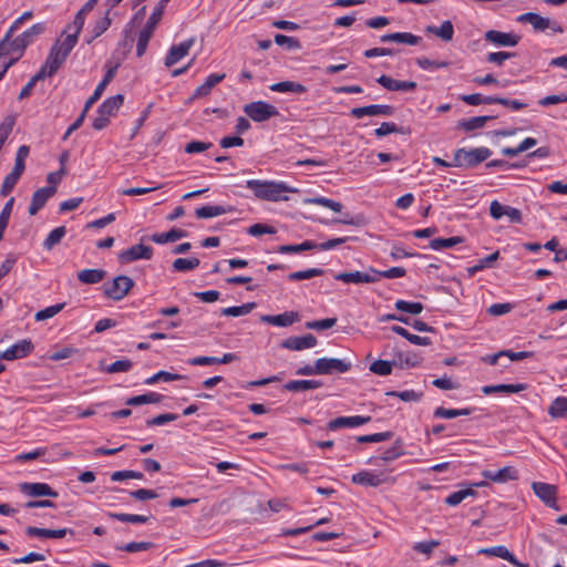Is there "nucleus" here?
<instances>
[{
	"label": "nucleus",
	"instance_id": "f257e3e1",
	"mask_svg": "<svg viewBox=\"0 0 567 567\" xmlns=\"http://www.w3.org/2000/svg\"><path fill=\"white\" fill-rule=\"evenodd\" d=\"M247 187L254 192V194L265 200H287L288 197L285 196V193H293L297 192L296 188H292L285 183H275L269 181H259V179H247Z\"/></svg>",
	"mask_w": 567,
	"mask_h": 567
},
{
	"label": "nucleus",
	"instance_id": "f03ea898",
	"mask_svg": "<svg viewBox=\"0 0 567 567\" xmlns=\"http://www.w3.org/2000/svg\"><path fill=\"white\" fill-rule=\"evenodd\" d=\"M491 155L492 152L487 147L458 148L454 154V166L473 167L487 159Z\"/></svg>",
	"mask_w": 567,
	"mask_h": 567
},
{
	"label": "nucleus",
	"instance_id": "7ed1b4c3",
	"mask_svg": "<svg viewBox=\"0 0 567 567\" xmlns=\"http://www.w3.org/2000/svg\"><path fill=\"white\" fill-rule=\"evenodd\" d=\"M133 287V279L125 275H121L115 277L111 282H105L103 285V291L107 298L114 301H120L130 292Z\"/></svg>",
	"mask_w": 567,
	"mask_h": 567
},
{
	"label": "nucleus",
	"instance_id": "20e7f679",
	"mask_svg": "<svg viewBox=\"0 0 567 567\" xmlns=\"http://www.w3.org/2000/svg\"><path fill=\"white\" fill-rule=\"evenodd\" d=\"M244 112L255 122H265L270 117L279 115L277 107L264 101L246 104Z\"/></svg>",
	"mask_w": 567,
	"mask_h": 567
},
{
	"label": "nucleus",
	"instance_id": "39448f33",
	"mask_svg": "<svg viewBox=\"0 0 567 567\" xmlns=\"http://www.w3.org/2000/svg\"><path fill=\"white\" fill-rule=\"evenodd\" d=\"M48 181L50 182L49 186L37 189L32 195L31 204L28 209L31 216H34L41 208H43L49 198L56 193V182L59 179Z\"/></svg>",
	"mask_w": 567,
	"mask_h": 567
},
{
	"label": "nucleus",
	"instance_id": "423d86ee",
	"mask_svg": "<svg viewBox=\"0 0 567 567\" xmlns=\"http://www.w3.org/2000/svg\"><path fill=\"white\" fill-rule=\"evenodd\" d=\"M153 256V248L143 244L134 245L118 254L121 264H130L140 259L150 260Z\"/></svg>",
	"mask_w": 567,
	"mask_h": 567
},
{
	"label": "nucleus",
	"instance_id": "0eeeda50",
	"mask_svg": "<svg viewBox=\"0 0 567 567\" xmlns=\"http://www.w3.org/2000/svg\"><path fill=\"white\" fill-rule=\"evenodd\" d=\"M395 112L392 105L371 104L367 106L353 107L350 115L354 118H362L363 116H391Z\"/></svg>",
	"mask_w": 567,
	"mask_h": 567
},
{
	"label": "nucleus",
	"instance_id": "6e6552de",
	"mask_svg": "<svg viewBox=\"0 0 567 567\" xmlns=\"http://www.w3.org/2000/svg\"><path fill=\"white\" fill-rule=\"evenodd\" d=\"M334 279L346 284H373L378 281V276L374 275V268H369L368 272H339L334 275Z\"/></svg>",
	"mask_w": 567,
	"mask_h": 567
},
{
	"label": "nucleus",
	"instance_id": "1a4fd4ad",
	"mask_svg": "<svg viewBox=\"0 0 567 567\" xmlns=\"http://www.w3.org/2000/svg\"><path fill=\"white\" fill-rule=\"evenodd\" d=\"M316 363L319 374L344 373L351 368L349 362L336 358H320L316 360Z\"/></svg>",
	"mask_w": 567,
	"mask_h": 567
},
{
	"label": "nucleus",
	"instance_id": "9d476101",
	"mask_svg": "<svg viewBox=\"0 0 567 567\" xmlns=\"http://www.w3.org/2000/svg\"><path fill=\"white\" fill-rule=\"evenodd\" d=\"M532 488L536 496H538L547 506L558 511L559 507L556 503L557 488L554 485L535 482L532 485Z\"/></svg>",
	"mask_w": 567,
	"mask_h": 567
},
{
	"label": "nucleus",
	"instance_id": "9b49d317",
	"mask_svg": "<svg viewBox=\"0 0 567 567\" xmlns=\"http://www.w3.org/2000/svg\"><path fill=\"white\" fill-rule=\"evenodd\" d=\"M194 43L195 39L190 38L177 45H172L164 60L165 66L171 68L186 56Z\"/></svg>",
	"mask_w": 567,
	"mask_h": 567
},
{
	"label": "nucleus",
	"instance_id": "f8f14e48",
	"mask_svg": "<svg viewBox=\"0 0 567 567\" xmlns=\"http://www.w3.org/2000/svg\"><path fill=\"white\" fill-rule=\"evenodd\" d=\"M371 421V416L353 415V416H339L328 422L327 429L329 431H337L343 427H357L367 424Z\"/></svg>",
	"mask_w": 567,
	"mask_h": 567
},
{
	"label": "nucleus",
	"instance_id": "ddd939ff",
	"mask_svg": "<svg viewBox=\"0 0 567 567\" xmlns=\"http://www.w3.org/2000/svg\"><path fill=\"white\" fill-rule=\"evenodd\" d=\"M317 344V338L311 334H305L301 337H290L285 339L281 342V348L292 350V351H301L305 349L313 348Z\"/></svg>",
	"mask_w": 567,
	"mask_h": 567
},
{
	"label": "nucleus",
	"instance_id": "4468645a",
	"mask_svg": "<svg viewBox=\"0 0 567 567\" xmlns=\"http://www.w3.org/2000/svg\"><path fill=\"white\" fill-rule=\"evenodd\" d=\"M478 555H485V556H494V557H499V558H503L505 560H507L508 563H511L512 565H514L515 567H529L528 564H524V563H520L508 549L507 547L505 546H494V547H486V548H481L478 549L477 551Z\"/></svg>",
	"mask_w": 567,
	"mask_h": 567
},
{
	"label": "nucleus",
	"instance_id": "2eb2a0df",
	"mask_svg": "<svg viewBox=\"0 0 567 567\" xmlns=\"http://www.w3.org/2000/svg\"><path fill=\"white\" fill-rule=\"evenodd\" d=\"M20 491L31 497H42V496H50V497H58V492L54 491L49 484L47 483H22L20 485Z\"/></svg>",
	"mask_w": 567,
	"mask_h": 567
},
{
	"label": "nucleus",
	"instance_id": "dca6fc26",
	"mask_svg": "<svg viewBox=\"0 0 567 567\" xmlns=\"http://www.w3.org/2000/svg\"><path fill=\"white\" fill-rule=\"evenodd\" d=\"M260 320L265 323L277 326V327H289L300 321V315L297 311H286L280 315H265L261 316Z\"/></svg>",
	"mask_w": 567,
	"mask_h": 567
},
{
	"label": "nucleus",
	"instance_id": "f3484780",
	"mask_svg": "<svg viewBox=\"0 0 567 567\" xmlns=\"http://www.w3.org/2000/svg\"><path fill=\"white\" fill-rule=\"evenodd\" d=\"M34 349L33 343L29 339H23L11 346L4 351L6 360L11 361L16 359L25 358Z\"/></svg>",
	"mask_w": 567,
	"mask_h": 567
},
{
	"label": "nucleus",
	"instance_id": "a211bd4d",
	"mask_svg": "<svg viewBox=\"0 0 567 567\" xmlns=\"http://www.w3.org/2000/svg\"><path fill=\"white\" fill-rule=\"evenodd\" d=\"M482 475L496 483L518 480V471L513 466H505L498 471L485 470L482 472Z\"/></svg>",
	"mask_w": 567,
	"mask_h": 567
},
{
	"label": "nucleus",
	"instance_id": "6ab92c4d",
	"mask_svg": "<svg viewBox=\"0 0 567 567\" xmlns=\"http://www.w3.org/2000/svg\"><path fill=\"white\" fill-rule=\"evenodd\" d=\"M485 40L498 47H515L519 41V37L515 33L489 30L485 33Z\"/></svg>",
	"mask_w": 567,
	"mask_h": 567
},
{
	"label": "nucleus",
	"instance_id": "aec40b11",
	"mask_svg": "<svg viewBox=\"0 0 567 567\" xmlns=\"http://www.w3.org/2000/svg\"><path fill=\"white\" fill-rule=\"evenodd\" d=\"M25 534L30 537L63 538L66 535H74V532L70 528L49 529L29 526L25 528Z\"/></svg>",
	"mask_w": 567,
	"mask_h": 567
},
{
	"label": "nucleus",
	"instance_id": "412c9836",
	"mask_svg": "<svg viewBox=\"0 0 567 567\" xmlns=\"http://www.w3.org/2000/svg\"><path fill=\"white\" fill-rule=\"evenodd\" d=\"M377 82L389 91H413L417 85L414 81H399L385 74L378 78Z\"/></svg>",
	"mask_w": 567,
	"mask_h": 567
},
{
	"label": "nucleus",
	"instance_id": "4be33fe9",
	"mask_svg": "<svg viewBox=\"0 0 567 567\" xmlns=\"http://www.w3.org/2000/svg\"><path fill=\"white\" fill-rule=\"evenodd\" d=\"M383 474H375L369 471H361L352 475V482L358 485L378 487L384 483Z\"/></svg>",
	"mask_w": 567,
	"mask_h": 567
},
{
	"label": "nucleus",
	"instance_id": "5701e85b",
	"mask_svg": "<svg viewBox=\"0 0 567 567\" xmlns=\"http://www.w3.org/2000/svg\"><path fill=\"white\" fill-rule=\"evenodd\" d=\"M528 388L526 383H517V384H493V385H484L482 388V392L485 395L494 394V393H518L525 391Z\"/></svg>",
	"mask_w": 567,
	"mask_h": 567
},
{
	"label": "nucleus",
	"instance_id": "b1692460",
	"mask_svg": "<svg viewBox=\"0 0 567 567\" xmlns=\"http://www.w3.org/2000/svg\"><path fill=\"white\" fill-rule=\"evenodd\" d=\"M124 103V95L116 94L112 97L106 99L97 109V113L105 115L106 117L114 116L120 107Z\"/></svg>",
	"mask_w": 567,
	"mask_h": 567
},
{
	"label": "nucleus",
	"instance_id": "393cba45",
	"mask_svg": "<svg viewBox=\"0 0 567 567\" xmlns=\"http://www.w3.org/2000/svg\"><path fill=\"white\" fill-rule=\"evenodd\" d=\"M99 0H89L75 14L74 20L66 27L64 32L75 29L76 32H81L85 22L86 14L93 10Z\"/></svg>",
	"mask_w": 567,
	"mask_h": 567
},
{
	"label": "nucleus",
	"instance_id": "a878e982",
	"mask_svg": "<svg viewBox=\"0 0 567 567\" xmlns=\"http://www.w3.org/2000/svg\"><path fill=\"white\" fill-rule=\"evenodd\" d=\"M425 32L436 35L442 41L450 42L454 37V27L450 20H446L440 27L427 25Z\"/></svg>",
	"mask_w": 567,
	"mask_h": 567
},
{
	"label": "nucleus",
	"instance_id": "bb28decb",
	"mask_svg": "<svg viewBox=\"0 0 567 567\" xmlns=\"http://www.w3.org/2000/svg\"><path fill=\"white\" fill-rule=\"evenodd\" d=\"M186 236H187V231H185L183 229H178V228H172L167 233H155L150 237V239L153 243L163 245V244H167V243H174V241H176L181 238H184Z\"/></svg>",
	"mask_w": 567,
	"mask_h": 567
},
{
	"label": "nucleus",
	"instance_id": "cd10ccee",
	"mask_svg": "<svg viewBox=\"0 0 567 567\" xmlns=\"http://www.w3.org/2000/svg\"><path fill=\"white\" fill-rule=\"evenodd\" d=\"M225 76H226L225 73L208 75L206 81L202 85L196 87V90L193 94V99H199V97L208 95L210 93L212 89L216 84L221 82L225 79Z\"/></svg>",
	"mask_w": 567,
	"mask_h": 567
},
{
	"label": "nucleus",
	"instance_id": "c85d7f7f",
	"mask_svg": "<svg viewBox=\"0 0 567 567\" xmlns=\"http://www.w3.org/2000/svg\"><path fill=\"white\" fill-rule=\"evenodd\" d=\"M269 89L274 92H279V93L302 94V93L307 92V87L303 84L298 83V82H292V81H282V82L274 83L269 86Z\"/></svg>",
	"mask_w": 567,
	"mask_h": 567
},
{
	"label": "nucleus",
	"instance_id": "c756f323",
	"mask_svg": "<svg viewBox=\"0 0 567 567\" xmlns=\"http://www.w3.org/2000/svg\"><path fill=\"white\" fill-rule=\"evenodd\" d=\"M518 21L530 23L537 31H544L550 27V20L548 18H544L538 13L534 12H527L522 14L518 18Z\"/></svg>",
	"mask_w": 567,
	"mask_h": 567
},
{
	"label": "nucleus",
	"instance_id": "7c9ffc66",
	"mask_svg": "<svg viewBox=\"0 0 567 567\" xmlns=\"http://www.w3.org/2000/svg\"><path fill=\"white\" fill-rule=\"evenodd\" d=\"M30 148L27 145H21L16 154V163L10 174L7 177H20L24 172V162L29 156Z\"/></svg>",
	"mask_w": 567,
	"mask_h": 567
},
{
	"label": "nucleus",
	"instance_id": "2f4dec72",
	"mask_svg": "<svg viewBox=\"0 0 567 567\" xmlns=\"http://www.w3.org/2000/svg\"><path fill=\"white\" fill-rule=\"evenodd\" d=\"M106 276V271L103 269H83L78 272V279L82 284L93 285L102 281Z\"/></svg>",
	"mask_w": 567,
	"mask_h": 567
},
{
	"label": "nucleus",
	"instance_id": "473e14b6",
	"mask_svg": "<svg viewBox=\"0 0 567 567\" xmlns=\"http://www.w3.org/2000/svg\"><path fill=\"white\" fill-rule=\"evenodd\" d=\"M322 383L318 380H291L285 384V389L291 392L318 389Z\"/></svg>",
	"mask_w": 567,
	"mask_h": 567
},
{
	"label": "nucleus",
	"instance_id": "72a5a7b5",
	"mask_svg": "<svg viewBox=\"0 0 567 567\" xmlns=\"http://www.w3.org/2000/svg\"><path fill=\"white\" fill-rule=\"evenodd\" d=\"M163 395L157 392H148L145 394L132 396L126 400L127 405L138 406L143 404H155L163 400Z\"/></svg>",
	"mask_w": 567,
	"mask_h": 567
},
{
	"label": "nucleus",
	"instance_id": "f704fd0d",
	"mask_svg": "<svg viewBox=\"0 0 567 567\" xmlns=\"http://www.w3.org/2000/svg\"><path fill=\"white\" fill-rule=\"evenodd\" d=\"M256 308V302H247L241 306L227 307L221 309V316L241 317L250 313Z\"/></svg>",
	"mask_w": 567,
	"mask_h": 567
},
{
	"label": "nucleus",
	"instance_id": "c9c22d12",
	"mask_svg": "<svg viewBox=\"0 0 567 567\" xmlns=\"http://www.w3.org/2000/svg\"><path fill=\"white\" fill-rule=\"evenodd\" d=\"M184 379H187V377L177 374V373L167 372V371H158L154 375L147 378L144 381V383L147 385H152V384H155L161 381L171 382V381H177V380H184Z\"/></svg>",
	"mask_w": 567,
	"mask_h": 567
},
{
	"label": "nucleus",
	"instance_id": "e433bc0d",
	"mask_svg": "<svg viewBox=\"0 0 567 567\" xmlns=\"http://www.w3.org/2000/svg\"><path fill=\"white\" fill-rule=\"evenodd\" d=\"M548 414L553 419H560L567 414V396L556 398L548 408Z\"/></svg>",
	"mask_w": 567,
	"mask_h": 567
},
{
	"label": "nucleus",
	"instance_id": "4c0bfd02",
	"mask_svg": "<svg viewBox=\"0 0 567 567\" xmlns=\"http://www.w3.org/2000/svg\"><path fill=\"white\" fill-rule=\"evenodd\" d=\"M463 241H464V238L460 237V236L450 237V238H435V239L431 240L430 247L433 250H442V249L452 248Z\"/></svg>",
	"mask_w": 567,
	"mask_h": 567
},
{
	"label": "nucleus",
	"instance_id": "58836bf2",
	"mask_svg": "<svg viewBox=\"0 0 567 567\" xmlns=\"http://www.w3.org/2000/svg\"><path fill=\"white\" fill-rule=\"evenodd\" d=\"M165 7L166 4L163 3L162 1H159L157 3V6L154 8L152 14L150 16L146 24L144 25V29L151 31L154 33L157 24L159 23V21L162 20V17L164 14V10H165Z\"/></svg>",
	"mask_w": 567,
	"mask_h": 567
},
{
	"label": "nucleus",
	"instance_id": "ea45409f",
	"mask_svg": "<svg viewBox=\"0 0 567 567\" xmlns=\"http://www.w3.org/2000/svg\"><path fill=\"white\" fill-rule=\"evenodd\" d=\"M199 259L193 258H177L173 262V270L178 272H185L193 270L199 266Z\"/></svg>",
	"mask_w": 567,
	"mask_h": 567
},
{
	"label": "nucleus",
	"instance_id": "a19ab883",
	"mask_svg": "<svg viewBox=\"0 0 567 567\" xmlns=\"http://www.w3.org/2000/svg\"><path fill=\"white\" fill-rule=\"evenodd\" d=\"M494 116H475L468 120H463L458 123V126L463 130L471 132L483 127L487 121L493 120Z\"/></svg>",
	"mask_w": 567,
	"mask_h": 567
},
{
	"label": "nucleus",
	"instance_id": "79ce46f5",
	"mask_svg": "<svg viewBox=\"0 0 567 567\" xmlns=\"http://www.w3.org/2000/svg\"><path fill=\"white\" fill-rule=\"evenodd\" d=\"M66 229L64 226H60L54 228L49 233L45 240L43 241V247L48 250L52 249L55 245H58L62 238L65 236Z\"/></svg>",
	"mask_w": 567,
	"mask_h": 567
},
{
	"label": "nucleus",
	"instance_id": "37998d69",
	"mask_svg": "<svg viewBox=\"0 0 567 567\" xmlns=\"http://www.w3.org/2000/svg\"><path fill=\"white\" fill-rule=\"evenodd\" d=\"M227 210L224 206H203L196 208L195 215L197 218L206 219L220 216L225 214Z\"/></svg>",
	"mask_w": 567,
	"mask_h": 567
},
{
	"label": "nucleus",
	"instance_id": "c03bdc74",
	"mask_svg": "<svg viewBox=\"0 0 567 567\" xmlns=\"http://www.w3.org/2000/svg\"><path fill=\"white\" fill-rule=\"evenodd\" d=\"M317 248V244L311 240H305L299 245H282L278 248V252L280 254H292V252H301L306 250H312Z\"/></svg>",
	"mask_w": 567,
	"mask_h": 567
},
{
	"label": "nucleus",
	"instance_id": "a18cd8bd",
	"mask_svg": "<svg viewBox=\"0 0 567 567\" xmlns=\"http://www.w3.org/2000/svg\"><path fill=\"white\" fill-rule=\"evenodd\" d=\"M476 492L472 487L460 489L450 494L445 498V503L450 506H456L461 504L466 497L474 496Z\"/></svg>",
	"mask_w": 567,
	"mask_h": 567
},
{
	"label": "nucleus",
	"instance_id": "49530a36",
	"mask_svg": "<svg viewBox=\"0 0 567 567\" xmlns=\"http://www.w3.org/2000/svg\"><path fill=\"white\" fill-rule=\"evenodd\" d=\"M324 270L321 268H310L306 270L295 271L288 275L290 281L307 280L313 277L323 275Z\"/></svg>",
	"mask_w": 567,
	"mask_h": 567
},
{
	"label": "nucleus",
	"instance_id": "de8ad7c7",
	"mask_svg": "<svg viewBox=\"0 0 567 567\" xmlns=\"http://www.w3.org/2000/svg\"><path fill=\"white\" fill-rule=\"evenodd\" d=\"M109 516L113 519L132 524H144L148 520L147 516L137 514L110 513Z\"/></svg>",
	"mask_w": 567,
	"mask_h": 567
},
{
	"label": "nucleus",
	"instance_id": "09e8293b",
	"mask_svg": "<svg viewBox=\"0 0 567 567\" xmlns=\"http://www.w3.org/2000/svg\"><path fill=\"white\" fill-rule=\"evenodd\" d=\"M65 33H66L65 38L62 41L60 40V48H61L62 52H64L66 55H69L78 42V37H79L80 32H76L75 29H71L70 31H68Z\"/></svg>",
	"mask_w": 567,
	"mask_h": 567
},
{
	"label": "nucleus",
	"instance_id": "8fccbe9b",
	"mask_svg": "<svg viewBox=\"0 0 567 567\" xmlns=\"http://www.w3.org/2000/svg\"><path fill=\"white\" fill-rule=\"evenodd\" d=\"M498 257H499V251H495L492 255L481 259L478 261V264H476L475 266L468 268V274L471 276H473L476 272H478V271H481V270H483L485 268H492L493 264L498 259Z\"/></svg>",
	"mask_w": 567,
	"mask_h": 567
},
{
	"label": "nucleus",
	"instance_id": "3c124183",
	"mask_svg": "<svg viewBox=\"0 0 567 567\" xmlns=\"http://www.w3.org/2000/svg\"><path fill=\"white\" fill-rule=\"evenodd\" d=\"M45 31V23L40 22L33 24L31 28L25 30L23 33L20 34V37L23 39V41L29 45L34 41L37 37L42 34Z\"/></svg>",
	"mask_w": 567,
	"mask_h": 567
},
{
	"label": "nucleus",
	"instance_id": "603ef678",
	"mask_svg": "<svg viewBox=\"0 0 567 567\" xmlns=\"http://www.w3.org/2000/svg\"><path fill=\"white\" fill-rule=\"evenodd\" d=\"M396 310L408 312L411 315H419L423 310V305L420 302H410L405 300H396L394 303Z\"/></svg>",
	"mask_w": 567,
	"mask_h": 567
},
{
	"label": "nucleus",
	"instance_id": "864d4df0",
	"mask_svg": "<svg viewBox=\"0 0 567 567\" xmlns=\"http://www.w3.org/2000/svg\"><path fill=\"white\" fill-rule=\"evenodd\" d=\"M64 307H65L64 302L47 307L45 309L38 311L34 315V319H35V321H43V320L50 319V318L54 317L55 315H58L60 311H62Z\"/></svg>",
	"mask_w": 567,
	"mask_h": 567
},
{
	"label": "nucleus",
	"instance_id": "5fc2aeb1",
	"mask_svg": "<svg viewBox=\"0 0 567 567\" xmlns=\"http://www.w3.org/2000/svg\"><path fill=\"white\" fill-rule=\"evenodd\" d=\"M393 362L386 360H375L370 364V371L378 375H389L392 372Z\"/></svg>",
	"mask_w": 567,
	"mask_h": 567
},
{
	"label": "nucleus",
	"instance_id": "6e6d98bb",
	"mask_svg": "<svg viewBox=\"0 0 567 567\" xmlns=\"http://www.w3.org/2000/svg\"><path fill=\"white\" fill-rule=\"evenodd\" d=\"M153 543L150 542H131L123 546H116V549L127 551V553H137L148 550L153 547Z\"/></svg>",
	"mask_w": 567,
	"mask_h": 567
},
{
	"label": "nucleus",
	"instance_id": "4d7b16f0",
	"mask_svg": "<svg viewBox=\"0 0 567 567\" xmlns=\"http://www.w3.org/2000/svg\"><path fill=\"white\" fill-rule=\"evenodd\" d=\"M393 433L392 432H381V433H374V434H368V435H360L357 437V441L359 443H378L383 442L392 439Z\"/></svg>",
	"mask_w": 567,
	"mask_h": 567
},
{
	"label": "nucleus",
	"instance_id": "13d9d810",
	"mask_svg": "<svg viewBox=\"0 0 567 567\" xmlns=\"http://www.w3.org/2000/svg\"><path fill=\"white\" fill-rule=\"evenodd\" d=\"M398 361L401 368H414L421 363V357L416 353H400Z\"/></svg>",
	"mask_w": 567,
	"mask_h": 567
},
{
	"label": "nucleus",
	"instance_id": "bf43d9fd",
	"mask_svg": "<svg viewBox=\"0 0 567 567\" xmlns=\"http://www.w3.org/2000/svg\"><path fill=\"white\" fill-rule=\"evenodd\" d=\"M152 35H153V32H151L144 28L141 30V32L138 34V39H137V45H136L137 56L144 55Z\"/></svg>",
	"mask_w": 567,
	"mask_h": 567
},
{
	"label": "nucleus",
	"instance_id": "052dcab7",
	"mask_svg": "<svg viewBox=\"0 0 567 567\" xmlns=\"http://www.w3.org/2000/svg\"><path fill=\"white\" fill-rule=\"evenodd\" d=\"M28 47V44L23 41V39L18 35L17 38L12 39L11 38L9 39V41L6 43V48L3 50V52H7L10 53V52H19L20 56L22 55V53L24 52L25 48Z\"/></svg>",
	"mask_w": 567,
	"mask_h": 567
},
{
	"label": "nucleus",
	"instance_id": "680f3d73",
	"mask_svg": "<svg viewBox=\"0 0 567 567\" xmlns=\"http://www.w3.org/2000/svg\"><path fill=\"white\" fill-rule=\"evenodd\" d=\"M337 323V318H327L306 322V328L311 330H327Z\"/></svg>",
	"mask_w": 567,
	"mask_h": 567
},
{
	"label": "nucleus",
	"instance_id": "e2e57ef3",
	"mask_svg": "<svg viewBox=\"0 0 567 567\" xmlns=\"http://www.w3.org/2000/svg\"><path fill=\"white\" fill-rule=\"evenodd\" d=\"M247 234L254 237H259L265 234L274 235L276 229L272 226L266 224H254L247 229Z\"/></svg>",
	"mask_w": 567,
	"mask_h": 567
},
{
	"label": "nucleus",
	"instance_id": "0e129e2a",
	"mask_svg": "<svg viewBox=\"0 0 567 567\" xmlns=\"http://www.w3.org/2000/svg\"><path fill=\"white\" fill-rule=\"evenodd\" d=\"M421 40H422L421 37L414 35L410 32H395L394 33V42L395 43L416 45L421 42Z\"/></svg>",
	"mask_w": 567,
	"mask_h": 567
},
{
	"label": "nucleus",
	"instance_id": "69168bd1",
	"mask_svg": "<svg viewBox=\"0 0 567 567\" xmlns=\"http://www.w3.org/2000/svg\"><path fill=\"white\" fill-rule=\"evenodd\" d=\"M406 274V270L403 268V267H392L388 270H377L374 269V275L378 276V280L383 277V278H389V279H392V278H401V277H404Z\"/></svg>",
	"mask_w": 567,
	"mask_h": 567
},
{
	"label": "nucleus",
	"instance_id": "338daca9",
	"mask_svg": "<svg viewBox=\"0 0 567 567\" xmlns=\"http://www.w3.org/2000/svg\"><path fill=\"white\" fill-rule=\"evenodd\" d=\"M109 13L110 11H107L104 17L100 18L94 23L91 32H93L95 37L102 35L110 28L112 21L109 17Z\"/></svg>",
	"mask_w": 567,
	"mask_h": 567
},
{
	"label": "nucleus",
	"instance_id": "774afa93",
	"mask_svg": "<svg viewBox=\"0 0 567 567\" xmlns=\"http://www.w3.org/2000/svg\"><path fill=\"white\" fill-rule=\"evenodd\" d=\"M178 419V415L177 414H174V413H164V414H159L155 417H152V419H148L146 421V425L147 426H161V425H164L168 422H172V421H175Z\"/></svg>",
	"mask_w": 567,
	"mask_h": 567
}]
</instances>
